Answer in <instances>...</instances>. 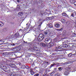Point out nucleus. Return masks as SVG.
Segmentation results:
<instances>
[{"mask_svg":"<svg viewBox=\"0 0 76 76\" xmlns=\"http://www.w3.org/2000/svg\"><path fill=\"white\" fill-rule=\"evenodd\" d=\"M45 35L42 34H40L38 36L37 39L39 41H41L42 40H43V39L44 38Z\"/></svg>","mask_w":76,"mask_h":76,"instance_id":"f257e3e1","label":"nucleus"},{"mask_svg":"<svg viewBox=\"0 0 76 76\" xmlns=\"http://www.w3.org/2000/svg\"><path fill=\"white\" fill-rule=\"evenodd\" d=\"M48 42L49 44H50V46H53L54 44L53 43H51V42H52V39L50 38H48Z\"/></svg>","mask_w":76,"mask_h":76,"instance_id":"f03ea898","label":"nucleus"},{"mask_svg":"<svg viewBox=\"0 0 76 76\" xmlns=\"http://www.w3.org/2000/svg\"><path fill=\"white\" fill-rule=\"evenodd\" d=\"M33 50L34 51H39V48L37 47H34L33 48Z\"/></svg>","mask_w":76,"mask_h":76,"instance_id":"7ed1b4c3","label":"nucleus"},{"mask_svg":"<svg viewBox=\"0 0 76 76\" xmlns=\"http://www.w3.org/2000/svg\"><path fill=\"white\" fill-rule=\"evenodd\" d=\"M16 9L17 10V11H19V10L20 9V6L19 5H17Z\"/></svg>","mask_w":76,"mask_h":76,"instance_id":"20e7f679","label":"nucleus"},{"mask_svg":"<svg viewBox=\"0 0 76 76\" xmlns=\"http://www.w3.org/2000/svg\"><path fill=\"white\" fill-rule=\"evenodd\" d=\"M72 55H73V56L76 55V52L75 53L72 54L71 53H69V54H68V57H72Z\"/></svg>","mask_w":76,"mask_h":76,"instance_id":"39448f33","label":"nucleus"},{"mask_svg":"<svg viewBox=\"0 0 76 76\" xmlns=\"http://www.w3.org/2000/svg\"><path fill=\"white\" fill-rule=\"evenodd\" d=\"M55 26L56 28H59L60 26V24L58 23H56L55 25Z\"/></svg>","mask_w":76,"mask_h":76,"instance_id":"423d86ee","label":"nucleus"},{"mask_svg":"<svg viewBox=\"0 0 76 76\" xmlns=\"http://www.w3.org/2000/svg\"><path fill=\"white\" fill-rule=\"evenodd\" d=\"M10 67H13V68H14V67H15L16 66V65L13 64H10Z\"/></svg>","mask_w":76,"mask_h":76,"instance_id":"0eeeda50","label":"nucleus"},{"mask_svg":"<svg viewBox=\"0 0 76 76\" xmlns=\"http://www.w3.org/2000/svg\"><path fill=\"white\" fill-rule=\"evenodd\" d=\"M69 74V72L68 71H65L64 72V75H66V76H67V75H68Z\"/></svg>","mask_w":76,"mask_h":76,"instance_id":"6e6552de","label":"nucleus"},{"mask_svg":"<svg viewBox=\"0 0 76 76\" xmlns=\"http://www.w3.org/2000/svg\"><path fill=\"white\" fill-rule=\"evenodd\" d=\"M62 47L63 48H67V44H64L63 45Z\"/></svg>","mask_w":76,"mask_h":76,"instance_id":"1a4fd4ad","label":"nucleus"},{"mask_svg":"<svg viewBox=\"0 0 76 76\" xmlns=\"http://www.w3.org/2000/svg\"><path fill=\"white\" fill-rule=\"evenodd\" d=\"M4 25V23L1 21H0V26H3Z\"/></svg>","mask_w":76,"mask_h":76,"instance_id":"9d476101","label":"nucleus"},{"mask_svg":"<svg viewBox=\"0 0 76 76\" xmlns=\"http://www.w3.org/2000/svg\"><path fill=\"white\" fill-rule=\"evenodd\" d=\"M45 43H46V44H49V43H48V39H45Z\"/></svg>","mask_w":76,"mask_h":76,"instance_id":"9b49d317","label":"nucleus"},{"mask_svg":"<svg viewBox=\"0 0 76 76\" xmlns=\"http://www.w3.org/2000/svg\"><path fill=\"white\" fill-rule=\"evenodd\" d=\"M49 32L48 31L46 30L44 31V34L45 35H47L48 33Z\"/></svg>","mask_w":76,"mask_h":76,"instance_id":"f8f14e48","label":"nucleus"},{"mask_svg":"<svg viewBox=\"0 0 76 76\" xmlns=\"http://www.w3.org/2000/svg\"><path fill=\"white\" fill-rule=\"evenodd\" d=\"M41 44L43 47H46L47 46V45L44 43H41Z\"/></svg>","mask_w":76,"mask_h":76,"instance_id":"ddd939ff","label":"nucleus"},{"mask_svg":"<svg viewBox=\"0 0 76 76\" xmlns=\"http://www.w3.org/2000/svg\"><path fill=\"white\" fill-rule=\"evenodd\" d=\"M14 37H19V36H20L19 35V33H16L15 34V35H14Z\"/></svg>","mask_w":76,"mask_h":76,"instance_id":"4468645a","label":"nucleus"},{"mask_svg":"<svg viewBox=\"0 0 76 76\" xmlns=\"http://www.w3.org/2000/svg\"><path fill=\"white\" fill-rule=\"evenodd\" d=\"M54 65H56V64H51L49 67L50 68V69H51V67H53V66H54Z\"/></svg>","mask_w":76,"mask_h":76,"instance_id":"2eb2a0df","label":"nucleus"},{"mask_svg":"<svg viewBox=\"0 0 76 76\" xmlns=\"http://www.w3.org/2000/svg\"><path fill=\"white\" fill-rule=\"evenodd\" d=\"M2 68L3 69H5V70H6V69H7V67H6L5 66H2Z\"/></svg>","mask_w":76,"mask_h":76,"instance_id":"dca6fc26","label":"nucleus"},{"mask_svg":"<svg viewBox=\"0 0 76 76\" xmlns=\"http://www.w3.org/2000/svg\"><path fill=\"white\" fill-rule=\"evenodd\" d=\"M49 26L50 28H51L53 27V25L51 23H50L49 24Z\"/></svg>","mask_w":76,"mask_h":76,"instance_id":"f3484780","label":"nucleus"},{"mask_svg":"<svg viewBox=\"0 0 76 76\" xmlns=\"http://www.w3.org/2000/svg\"><path fill=\"white\" fill-rule=\"evenodd\" d=\"M65 21L66 20H65V19H64L63 18L61 20V22H62V23H64Z\"/></svg>","mask_w":76,"mask_h":76,"instance_id":"a211bd4d","label":"nucleus"},{"mask_svg":"<svg viewBox=\"0 0 76 76\" xmlns=\"http://www.w3.org/2000/svg\"><path fill=\"white\" fill-rule=\"evenodd\" d=\"M69 47H73V45H72V44L71 43H69Z\"/></svg>","mask_w":76,"mask_h":76,"instance_id":"6ab92c4d","label":"nucleus"},{"mask_svg":"<svg viewBox=\"0 0 76 76\" xmlns=\"http://www.w3.org/2000/svg\"><path fill=\"white\" fill-rule=\"evenodd\" d=\"M58 69L59 71H61V70H63V68L62 67H60L58 68Z\"/></svg>","mask_w":76,"mask_h":76,"instance_id":"aec40b11","label":"nucleus"},{"mask_svg":"<svg viewBox=\"0 0 76 76\" xmlns=\"http://www.w3.org/2000/svg\"><path fill=\"white\" fill-rule=\"evenodd\" d=\"M18 14L19 15V16H22V15H23V13H22V12H19Z\"/></svg>","mask_w":76,"mask_h":76,"instance_id":"412c9836","label":"nucleus"},{"mask_svg":"<svg viewBox=\"0 0 76 76\" xmlns=\"http://www.w3.org/2000/svg\"><path fill=\"white\" fill-rule=\"evenodd\" d=\"M63 16H68L67 14H66V13H63L62 14Z\"/></svg>","mask_w":76,"mask_h":76,"instance_id":"4be33fe9","label":"nucleus"},{"mask_svg":"<svg viewBox=\"0 0 76 76\" xmlns=\"http://www.w3.org/2000/svg\"><path fill=\"white\" fill-rule=\"evenodd\" d=\"M74 1H75V0H70V2L71 3H73Z\"/></svg>","mask_w":76,"mask_h":76,"instance_id":"5701e85b","label":"nucleus"},{"mask_svg":"<svg viewBox=\"0 0 76 76\" xmlns=\"http://www.w3.org/2000/svg\"><path fill=\"white\" fill-rule=\"evenodd\" d=\"M16 51H19L20 50V49H19V48L18 47L16 48Z\"/></svg>","mask_w":76,"mask_h":76,"instance_id":"b1692460","label":"nucleus"},{"mask_svg":"<svg viewBox=\"0 0 76 76\" xmlns=\"http://www.w3.org/2000/svg\"><path fill=\"white\" fill-rule=\"evenodd\" d=\"M31 74L32 75H33L34 74V72L32 71H31Z\"/></svg>","mask_w":76,"mask_h":76,"instance_id":"393cba45","label":"nucleus"},{"mask_svg":"<svg viewBox=\"0 0 76 76\" xmlns=\"http://www.w3.org/2000/svg\"><path fill=\"white\" fill-rule=\"evenodd\" d=\"M55 32H53L52 34V35H55Z\"/></svg>","mask_w":76,"mask_h":76,"instance_id":"a878e982","label":"nucleus"},{"mask_svg":"<svg viewBox=\"0 0 76 76\" xmlns=\"http://www.w3.org/2000/svg\"><path fill=\"white\" fill-rule=\"evenodd\" d=\"M39 76V74H36L34 75V76Z\"/></svg>","mask_w":76,"mask_h":76,"instance_id":"bb28decb","label":"nucleus"},{"mask_svg":"<svg viewBox=\"0 0 76 76\" xmlns=\"http://www.w3.org/2000/svg\"><path fill=\"white\" fill-rule=\"evenodd\" d=\"M71 16H72V17H73L74 18V14L72 13L71 15Z\"/></svg>","mask_w":76,"mask_h":76,"instance_id":"cd10ccee","label":"nucleus"},{"mask_svg":"<svg viewBox=\"0 0 76 76\" xmlns=\"http://www.w3.org/2000/svg\"><path fill=\"white\" fill-rule=\"evenodd\" d=\"M60 63H57L56 64L57 66H60Z\"/></svg>","mask_w":76,"mask_h":76,"instance_id":"c85d7f7f","label":"nucleus"},{"mask_svg":"<svg viewBox=\"0 0 76 76\" xmlns=\"http://www.w3.org/2000/svg\"><path fill=\"white\" fill-rule=\"evenodd\" d=\"M62 29H63L62 28H61L60 29H58V31H62Z\"/></svg>","mask_w":76,"mask_h":76,"instance_id":"c756f323","label":"nucleus"},{"mask_svg":"<svg viewBox=\"0 0 76 76\" xmlns=\"http://www.w3.org/2000/svg\"><path fill=\"white\" fill-rule=\"evenodd\" d=\"M74 4L76 6V1L74 3Z\"/></svg>","mask_w":76,"mask_h":76,"instance_id":"7c9ffc66","label":"nucleus"},{"mask_svg":"<svg viewBox=\"0 0 76 76\" xmlns=\"http://www.w3.org/2000/svg\"><path fill=\"white\" fill-rule=\"evenodd\" d=\"M26 69H29V66H26Z\"/></svg>","mask_w":76,"mask_h":76,"instance_id":"2f4dec72","label":"nucleus"},{"mask_svg":"<svg viewBox=\"0 0 76 76\" xmlns=\"http://www.w3.org/2000/svg\"><path fill=\"white\" fill-rule=\"evenodd\" d=\"M40 27H41V25L40 24L38 26V28H40Z\"/></svg>","mask_w":76,"mask_h":76,"instance_id":"473e14b6","label":"nucleus"},{"mask_svg":"<svg viewBox=\"0 0 76 76\" xmlns=\"http://www.w3.org/2000/svg\"><path fill=\"white\" fill-rule=\"evenodd\" d=\"M55 76H58V74H55Z\"/></svg>","mask_w":76,"mask_h":76,"instance_id":"72a5a7b5","label":"nucleus"},{"mask_svg":"<svg viewBox=\"0 0 76 76\" xmlns=\"http://www.w3.org/2000/svg\"><path fill=\"white\" fill-rule=\"evenodd\" d=\"M19 65H21V63H20V62H19Z\"/></svg>","mask_w":76,"mask_h":76,"instance_id":"f704fd0d","label":"nucleus"},{"mask_svg":"<svg viewBox=\"0 0 76 76\" xmlns=\"http://www.w3.org/2000/svg\"><path fill=\"white\" fill-rule=\"evenodd\" d=\"M37 67H35V68H34V69H37Z\"/></svg>","mask_w":76,"mask_h":76,"instance_id":"c9c22d12","label":"nucleus"},{"mask_svg":"<svg viewBox=\"0 0 76 76\" xmlns=\"http://www.w3.org/2000/svg\"><path fill=\"white\" fill-rule=\"evenodd\" d=\"M12 45H13V46L15 45V44L14 43H13L12 44Z\"/></svg>","mask_w":76,"mask_h":76,"instance_id":"e433bc0d","label":"nucleus"},{"mask_svg":"<svg viewBox=\"0 0 76 76\" xmlns=\"http://www.w3.org/2000/svg\"><path fill=\"white\" fill-rule=\"evenodd\" d=\"M24 43H25V44H26V43L27 42H25V41H24Z\"/></svg>","mask_w":76,"mask_h":76,"instance_id":"4c0bfd02","label":"nucleus"},{"mask_svg":"<svg viewBox=\"0 0 76 76\" xmlns=\"http://www.w3.org/2000/svg\"><path fill=\"white\" fill-rule=\"evenodd\" d=\"M74 13L76 15V12H74Z\"/></svg>","mask_w":76,"mask_h":76,"instance_id":"58836bf2","label":"nucleus"},{"mask_svg":"<svg viewBox=\"0 0 76 76\" xmlns=\"http://www.w3.org/2000/svg\"><path fill=\"white\" fill-rule=\"evenodd\" d=\"M46 63H47V64H48V62H46Z\"/></svg>","mask_w":76,"mask_h":76,"instance_id":"ea45409f","label":"nucleus"},{"mask_svg":"<svg viewBox=\"0 0 76 76\" xmlns=\"http://www.w3.org/2000/svg\"><path fill=\"white\" fill-rule=\"evenodd\" d=\"M17 1V2H19V0H18Z\"/></svg>","mask_w":76,"mask_h":76,"instance_id":"a19ab883","label":"nucleus"},{"mask_svg":"<svg viewBox=\"0 0 76 76\" xmlns=\"http://www.w3.org/2000/svg\"><path fill=\"white\" fill-rule=\"evenodd\" d=\"M11 45H13V44H11Z\"/></svg>","mask_w":76,"mask_h":76,"instance_id":"79ce46f5","label":"nucleus"},{"mask_svg":"<svg viewBox=\"0 0 76 76\" xmlns=\"http://www.w3.org/2000/svg\"><path fill=\"white\" fill-rule=\"evenodd\" d=\"M1 41V40H0V42Z\"/></svg>","mask_w":76,"mask_h":76,"instance_id":"37998d69","label":"nucleus"},{"mask_svg":"<svg viewBox=\"0 0 76 76\" xmlns=\"http://www.w3.org/2000/svg\"><path fill=\"white\" fill-rule=\"evenodd\" d=\"M28 25V24H26V25Z\"/></svg>","mask_w":76,"mask_h":76,"instance_id":"c03bdc74","label":"nucleus"},{"mask_svg":"<svg viewBox=\"0 0 76 76\" xmlns=\"http://www.w3.org/2000/svg\"><path fill=\"white\" fill-rule=\"evenodd\" d=\"M67 24V23H66Z\"/></svg>","mask_w":76,"mask_h":76,"instance_id":"a18cd8bd","label":"nucleus"},{"mask_svg":"<svg viewBox=\"0 0 76 76\" xmlns=\"http://www.w3.org/2000/svg\"><path fill=\"white\" fill-rule=\"evenodd\" d=\"M14 38H15V37H14Z\"/></svg>","mask_w":76,"mask_h":76,"instance_id":"49530a36","label":"nucleus"}]
</instances>
